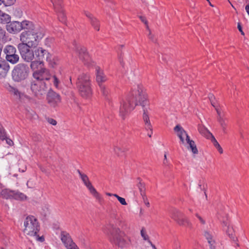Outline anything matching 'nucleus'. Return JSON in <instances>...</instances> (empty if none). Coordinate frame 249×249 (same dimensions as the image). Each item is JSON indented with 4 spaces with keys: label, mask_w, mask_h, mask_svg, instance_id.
Masks as SVG:
<instances>
[{
    "label": "nucleus",
    "mask_w": 249,
    "mask_h": 249,
    "mask_svg": "<svg viewBox=\"0 0 249 249\" xmlns=\"http://www.w3.org/2000/svg\"><path fill=\"white\" fill-rule=\"evenodd\" d=\"M216 109V111H217V113L218 114V117H219V116H221L220 112V111L218 109Z\"/></svg>",
    "instance_id": "0e129e2a"
},
{
    "label": "nucleus",
    "mask_w": 249,
    "mask_h": 249,
    "mask_svg": "<svg viewBox=\"0 0 249 249\" xmlns=\"http://www.w3.org/2000/svg\"><path fill=\"white\" fill-rule=\"evenodd\" d=\"M96 81L98 85L104 84V83L107 80V76L105 74L104 71L99 67H95Z\"/></svg>",
    "instance_id": "412c9836"
},
{
    "label": "nucleus",
    "mask_w": 249,
    "mask_h": 249,
    "mask_svg": "<svg viewBox=\"0 0 249 249\" xmlns=\"http://www.w3.org/2000/svg\"><path fill=\"white\" fill-rule=\"evenodd\" d=\"M81 180L84 185L87 187L91 183L90 182L88 177L85 174L82 173L79 170H77Z\"/></svg>",
    "instance_id": "7c9ffc66"
},
{
    "label": "nucleus",
    "mask_w": 249,
    "mask_h": 249,
    "mask_svg": "<svg viewBox=\"0 0 249 249\" xmlns=\"http://www.w3.org/2000/svg\"><path fill=\"white\" fill-rule=\"evenodd\" d=\"M118 201L120 202V203L123 205H126L127 203L125 201V200L124 198H123L122 197H119L118 198Z\"/></svg>",
    "instance_id": "c03bdc74"
},
{
    "label": "nucleus",
    "mask_w": 249,
    "mask_h": 249,
    "mask_svg": "<svg viewBox=\"0 0 249 249\" xmlns=\"http://www.w3.org/2000/svg\"><path fill=\"white\" fill-rule=\"evenodd\" d=\"M32 47L21 43L18 45V48L21 58L25 62H30L34 58V51L31 49Z\"/></svg>",
    "instance_id": "9d476101"
},
{
    "label": "nucleus",
    "mask_w": 249,
    "mask_h": 249,
    "mask_svg": "<svg viewBox=\"0 0 249 249\" xmlns=\"http://www.w3.org/2000/svg\"><path fill=\"white\" fill-rule=\"evenodd\" d=\"M36 236V239H37V240L41 242H42L44 241V238L43 236H41V237H39L38 235H37V233L36 234V235L35 236Z\"/></svg>",
    "instance_id": "3c124183"
},
{
    "label": "nucleus",
    "mask_w": 249,
    "mask_h": 249,
    "mask_svg": "<svg viewBox=\"0 0 249 249\" xmlns=\"http://www.w3.org/2000/svg\"><path fill=\"white\" fill-rule=\"evenodd\" d=\"M217 120L220 124L223 132L225 133L227 124L225 123L224 119L221 116H219V117H218Z\"/></svg>",
    "instance_id": "473e14b6"
},
{
    "label": "nucleus",
    "mask_w": 249,
    "mask_h": 249,
    "mask_svg": "<svg viewBox=\"0 0 249 249\" xmlns=\"http://www.w3.org/2000/svg\"><path fill=\"white\" fill-rule=\"evenodd\" d=\"M11 17L7 14L0 10V23L5 24L9 23L10 21Z\"/></svg>",
    "instance_id": "c756f323"
},
{
    "label": "nucleus",
    "mask_w": 249,
    "mask_h": 249,
    "mask_svg": "<svg viewBox=\"0 0 249 249\" xmlns=\"http://www.w3.org/2000/svg\"><path fill=\"white\" fill-rule=\"evenodd\" d=\"M33 76L36 79L35 80L42 81L49 80L51 78V74L49 70L45 68H41L39 70L34 71Z\"/></svg>",
    "instance_id": "2eb2a0df"
},
{
    "label": "nucleus",
    "mask_w": 249,
    "mask_h": 249,
    "mask_svg": "<svg viewBox=\"0 0 249 249\" xmlns=\"http://www.w3.org/2000/svg\"><path fill=\"white\" fill-rule=\"evenodd\" d=\"M61 240L67 249H79L73 242L70 234L66 231H62L60 233Z\"/></svg>",
    "instance_id": "dca6fc26"
},
{
    "label": "nucleus",
    "mask_w": 249,
    "mask_h": 249,
    "mask_svg": "<svg viewBox=\"0 0 249 249\" xmlns=\"http://www.w3.org/2000/svg\"><path fill=\"white\" fill-rule=\"evenodd\" d=\"M198 130L199 132L207 138L209 139L213 134L206 128L204 125L201 124H198Z\"/></svg>",
    "instance_id": "393cba45"
},
{
    "label": "nucleus",
    "mask_w": 249,
    "mask_h": 249,
    "mask_svg": "<svg viewBox=\"0 0 249 249\" xmlns=\"http://www.w3.org/2000/svg\"><path fill=\"white\" fill-rule=\"evenodd\" d=\"M3 52L6 54V60L10 63L14 64L19 61V57L18 55L16 53L17 50L13 46H6L4 48Z\"/></svg>",
    "instance_id": "f8f14e48"
},
{
    "label": "nucleus",
    "mask_w": 249,
    "mask_h": 249,
    "mask_svg": "<svg viewBox=\"0 0 249 249\" xmlns=\"http://www.w3.org/2000/svg\"><path fill=\"white\" fill-rule=\"evenodd\" d=\"M209 100H210V102H211V103L213 107H215V106H214V102H213V99H214V96H213V94H209Z\"/></svg>",
    "instance_id": "49530a36"
},
{
    "label": "nucleus",
    "mask_w": 249,
    "mask_h": 249,
    "mask_svg": "<svg viewBox=\"0 0 249 249\" xmlns=\"http://www.w3.org/2000/svg\"><path fill=\"white\" fill-rule=\"evenodd\" d=\"M76 86L80 94L85 98L90 97L92 93L90 76L87 73H82L77 77Z\"/></svg>",
    "instance_id": "20e7f679"
},
{
    "label": "nucleus",
    "mask_w": 249,
    "mask_h": 249,
    "mask_svg": "<svg viewBox=\"0 0 249 249\" xmlns=\"http://www.w3.org/2000/svg\"><path fill=\"white\" fill-rule=\"evenodd\" d=\"M36 56L37 60L43 61L46 57V60L48 61L52 67H54L57 65V62L54 59H52L51 55L48 51L41 47H38L34 50V56Z\"/></svg>",
    "instance_id": "9b49d317"
},
{
    "label": "nucleus",
    "mask_w": 249,
    "mask_h": 249,
    "mask_svg": "<svg viewBox=\"0 0 249 249\" xmlns=\"http://www.w3.org/2000/svg\"><path fill=\"white\" fill-rule=\"evenodd\" d=\"M5 137V133L4 131L1 126V125L0 124V138L3 139V138Z\"/></svg>",
    "instance_id": "a18cd8bd"
},
{
    "label": "nucleus",
    "mask_w": 249,
    "mask_h": 249,
    "mask_svg": "<svg viewBox=\"0 0 249 249\" xmlns=\"http://www.w3.org/2000/svg\"><path fill=\"white\" fill-rule=\"evenodd\" d=\"M104 0L106 1H107V2H111V3H114V2L113 1H111V0Z\"/></svg>",
    "instance_id": "338daca9"
},
{
    "label": "nucleus",
    "mask_w": 249,
    "mask_h": 249,
    "mask_svg": "<svg viewBox=\"0 0 249 249\" xmlns=\"http://www.w3.org/2000/svg\"><path fill=\"white\" fill-rule=\"evenodd\" d=\"M110 221L105 229V232L108 235L112 243L122 248L126 247L129 244L130 240L117 227L121 222L119 216L115 212H113L110 214Z\"/></svg>",
    "instance_id": "f03ea898"
},
{
    "label": "nucleus",
    "mask_w": 249,
    "mask_h": 249,
    "mask_svg": "<svg viewBox=\"0 0 249 249\" xmlns=\"http://www.w3.org/2000/svg\"><path fill=\"white\" fill-rule=\"evenodd\" d=\"M245 9H246L247 13L249 15V5H247L246 6Z\"/></svg>",
    "instance_id": "13d9d810"
},
{
    "label": "nucleus",
    "mask_w": 249,
    "mask_h": 249,
    "mask_svg": "<svg viewBox=\"0 0 249 249\" xmlns=\"http://www.w3.org/2000/svg\"><path fill=\"white\" fill-rule=\"evenodd\" d=\"M47 121L49 124L53 125H55L57 124V122L56 121V120L53 118H48Z\"/></svg>",
    "instance_id": "37998d69"
},
{
    "label": "nucleus",
    "mask_w": 249,
    "mask_h": 249,
    "mask_svg": "<svg viewBox=\"0 0 249 249\" xmlns=\"http://www.w3.org/2000/svg\"><path fill=\"white\" fill-rule=\"evenodd\" d=\"M113 196H114L115 197H116L117 199H118V198L119 197H120L118 195H117V194H113Z\"/></svg>",
    "instance_id": "e2e57ef3"
},
{
    "label": "nucleus",
    "mask_w": 249,
    "mask_h": 249,
    "mask_svg": "<svg viewBox=\"0 0 249 249\" xmlns=\"http://www.w3.org/2000/svg\"><path fill=\"white\" fill-rule=\"evenodd\" d=\"M143 109V116L142 118L144 123V128L146 130L152 131V126L150 123L149 115L148 109L149 107H147L146 106L142 107Z\"/></svg>",
    "instance_id": "4be33fe9"
},
{
    "label": "nucleus",
    "mask_w": 249,
    "mask_h": 249,
    "mask_svg": "<svg viewBox=\"0 0 249 249\" xmlns=\"http://www.w3.org/2000/svg\"><path fill=\"white\" fill-rule=\"evenodd\" d=\"M196 215L198 218V219L199 220L200 222L202 224H205V220L200 215H199L197 213H196Z\"/></svg>",
    "instance_id": "8fccbe9b"
},
{
    "label": "nucleus",
    "mask_w": 249,
    "mask_h": 249,
    "mask_svg": "<svg viewBox=\"0 0 249 249\" xmlns=\"http://www.w3.org/2000/svg\"><path fill=\"white\" fill-rule=\"evenodd\" d=\"M141 234L142 237L143 238V240H147L148 241V240H149V237L147 234L145 230L143 228H142L141 231Z\"/></svg>",
    "instance_id": "c9c22d12"
},
{
    "label": "nucleus",
    "mask_w": 249,
    "mask_h": 249,
    "mask_svg": "<svg viewBox=\"0 0 249 249\" xmlns=\"http://www.w3.org/2000/svg\"><path fill=\"white\" fill-rule=\"evenodd\" d=\"M142 199H143V201H144V203L145 205L147 207H149V206H150V203H149V202H148V199H147V198L146 196H145V198L144 199V198H142Z\"/></svg>",
    "instance_id": "603ef678"
},
{
    "label": "nucleus",
    "mask_w": 249,
    "mask_h": 249,
    "mask_svg": "<svg viewBox=\"0 0 249 249\" xmlns=\"http://www.w3.org/2000/svg\"><path fill=\"white\" fill-rule=\"evenodd\" d=\"M31 89L35 96L40 99L46 93L47 87L44 81L35 80L31 83Z\"/></svg>",
    "instance_id": "6e6552de"
},
{
    "label": "nucleus",
    "mask_w": 249,
    "mask_h": 249,
    "mask_svg": "<svg viewBox=\"0 0 249 249\" xmlns=\"http://www.w3.org/2000/svg\"><path fill=\"white\" fill-rule=\"evenodd\" d=\"M1 195L6 198L12 197L17 200H24L26 198V196L24 194L16 191L4 190L2 191Z\"/></svg>",
    "instance_id": "a211bd4d"
},
{
    "label": "nucleus",
    "mask_w": 249,
    "mask_h": 249,
    "mask_svg": "<svg viewBox=\"0 0 249 249\" xmlns=\"http://www.w3.org/2000/svg\"><path fill=\"white\" fill-rule=\"evenodd\" d=\"M51 2L53 4L55 12L57 13L59 20L65 24L67 18L62 8V3H60L59 0H58V3H57L56 2H53V0H51Z\"/></svg>",
    "instance_id": "6ab92c4d"
},
{
    "label": "nucleus",
    "mask_w": 249,
    "mask_h": 249,
    "mask_svg": "<svg viewBox=\"0 0 249 249\" xmlns=\"http://www.w3.org/2000/svg\"><path fill=\"white\" fill-rule=\"evenodd\" d=\"M23 232L29 236H36L40 230L37 219L34 216H28L24 221Z\"/></svg>",
    "instance_id": "39448f33"
},
{
    "label": "nucleus",
    "mask_w": 249,
    "mask_h": 249,
    "mask_svg": "<svg viewBox=\"0 0 249 249\" xmlns=\"http://www.w3.org/2000/svg\"><path fill=\"white\" fill-rule=\"evenodd\" d=\"M9 68V64L5 60H0V78L6 76Z\"/></svg>",
    "instance_id": "5701e85b"
},
{
    "label": "nucleus",
    "mask_w": 249,
    "mask_h": 249,
    "mask_svg": "<svg viewBox=\"0 0 249 249\" xmlns=\"http://www.w3.org/2000/svg\"><path fill=\"white\" fill-rule=\"evenodd\" d=\"M208 139H210L211 141L215 147H217L218 145H220L213 135H212Z\"/></svg>",
    "instance_id": "e433bc0d"
},
{
    "label": "nucleus",
    "mask_w": 249,
    "mask_h": 249,
    "mask_svg": "<svg viewBox=\"0 0 249 249\" xmlns=\"http://www.w3.org/2000/svg\"><path fill=\"white\" fill-rule=\"evenodd\" d=\"M239 134H240V138L242 139H244V136L243 135V131L242 130L240 129L239 130Z\"/></svg>",
    "instance_id": "4d7b16f0"
},
{
    "label": "nucleus",
    "mask_w": 249,
    "mask_h": 249,
    "mask_svg": "<svg viewBox=\"0 0 249 249\" xmlns=\"http://www.w3.org/2000/svg\"><path fill=\"white\" fill-rule=\"evenodd\" d=\"M30 64V68L33 71H36V69L38 68H42V66H43V61H40L39 60L33 61L32 60Z\"/></svg>",
    "instance_id": "c85d7f7f"
},
{
    "label": "nucleus",
    "mask_w": 249,
    "mask_h": 249,
    "mask_svg": "<svg viewBox=\"0 0 249 249\" xmlns=\"http://www.w3.org/2000/svg\"><path fill=\"white\" fill-rule=\"evenodd\" d=\"M215 148L217 149V150L220 154L223 153V149L220 145Z\"/></svg>",
    "instance_id": "864d4df0"
},
{
    "label": "nucleus",
    "mask_w": 249,
    "mask_h": 249,
    "mask_svg": "<svg viewBox=\"0 0 249 249\" xmlns=\"http://www.w3.org/2000/svg\"><path fill=\"white\" fill-rule=\"evenodd\" d=\"M198 186H199V189H200V190H203V188L202 187V185H201V184H198Z\"/></svg>",
    "instance_id": "69168bd1"
},
{
    "label": "nucleus",
    "mask_w": 249,
    "mask_h": 249,
    "mask_svg": "<svg viewBox=\"0 0 249 249\" xmlns=\"http://www.w3.org/2000/svg\"><path fill=\"white\" fill-rule=\"evenodd\" d=\"M152 130H153V129H152ZM152 133H153L152 131H150V133H148L147 135H148V136L149 137H151V135H152Z\"/></svg>",
    "instance_id": "052dcab7"
},
{
    "label": "nucleus",
    "mask_w": 249,
    "mask_h": 249,
    "mask_svg": "<svg viewBox=\"0 0 249 249\" xmlns=\"http://www.w3.org/2000/svg\"><path fill=\"white\" fill-rule=\"evenodd\" d=\"M215 148L217 149V150L220 154L223 153V149L220 145Z\"/></svg>",
    "instance_id": "5fc2aeb1"
},
{
    "label": "nucleus",
    "mask_w": 249,
    "mask_h": 249,
    "mask_svg": "<svg viewBox=\"0 0 249 249\" xmlns=\"http://www.w3.org/2000/svg\"><path fill=\"white\" fill-rule=\"evenodd\" d=\"M148 242L151 245V246L153 247V248H154V249H157L155 247V246L154 245H153L150 240H148Z\"/></svg>",
    "instance_id": "bf43d9fd"
},
{
    "label": "nucleus",
    "mask_w": 249,
    "mask_h": 249,
    "mask_svg": "<svg viewBox=\"0 0 249 249\" xmlns=\"http://www.w3.org/2000/svg\"><path fill=\"white\" fill-rule=\"evenodd\" d=\"M83 13L88 18L91 26L94 29L99 31L100 29V20L88 11L84 10Z\"/></svg>",
    "instance_id": "aec40b11"
},
{
    "label": "nucleus",
    "mask_w": 249,
    "mask_h": 249,
    "mask_svg": "<svg viewBox=\"0 0 249 249\" xmlns=\"http://www.w3.org/2000/svg\"><path fill=\"white\" fill-rule=\"evenodd\" d=\"M208 242L210 245V247L211 249H215V241L213 240V239H212L211 240H208Z\"/></svg>",
    "instance_id": "4c0bfd02"
},
{
    "label": "nucleus",
    "mask_w": 249,
    "mask_h": 249,
    "mask_svg": "<svg viewBox=\"0 0 249 249\" xmlns=\"http://www.w3.org/2000/svg\"><path fill=\"white\" fill-rule=\"evenodd\" d=\"M6 142L9 145H12L14 144L13 142L9 139L6 140Z\"/></svg>",
    "instance_id": "6e6d98bb"
},
{
    "label": "nucleus",
    "mask_w": 249,
    "mask_h": 249,
    "mask_svg": "<svg viewBox=\"0 0 249 249\" xmlns=\"http://www.w3.org/2000/svg\"><path fill=\"white\" fill-rule=\"evenodd\" d=\"M98 86L99 87V90L102 94V95L106 100L109 101V89L105 84H101L98 85Z\"/></svg>",
    "instance_id": "b1692460"
},
{
    "label": "nucleus",
    "mask_w": 249,
    "mask_h": 249,
    "mask_svg": "<svg viewBox=\"0 0 249 249\" xmlns=\"http://www.w3.org/2000/svg\"><path fill=\"white\" fill-rule=\"evenodd\" d=\"M5 31L0 27V38H3L5 36Z\"/></svg>",
    "instance_id": "de8ad7c7"
},
{
    "label": "nucleus",
    "mask_w": 249,
    "mask_h": 249,
    "mask_svg": "<svg viewBox=\"0 0 249 249\" xmlns=\"http://www.w3.org/2000/svg\"><path fill=\"white\" fill-rule=\"evenodd\" d=\"M26 30L20 36L22 42L20 43L36 47L39 40L45 36V29L39 25H34L32 22V26L27 27Z\"/></svg>",
    "instance_id": "7ed1b4c3"
},
{
    "label": "nucleus",
    "mask_w": 249,
    "mask_h": 249,
    "mask_svg": "<svg viewBox=\"0 0 249 249\" xmlns=\"http://www.w3.org/2000/svg\"><path fill=\"white\" fill-rule=\"evenodd\" d=\"M29 73L28 66L24 63H19L15 66L12 71V78L15 82H21L28 77Z\"/></svg>",
    "instance_id": "423d86ee"
},
{
    "label": "nucleus",
    "mask_w": 249,
    "mask_h": 249,
    "mask_svg": "<svg viewBox=\"0 0 249 249\" xmlns=\"http://www.w3.org/2000/svg\"><path fill=\"white\" fill-rule=\"evenodd\" d=\"M148 105L147 95L143 87L138 85L120 102V116L124 119L134 109L135 106L140 105L144 107Z\"/></svg>",
    "instance_id": "f257e3e1"
},
{
    "label": "nucleus",
    "mask_w": 249,
    "mask_h": 249,
    "mask_svg": "<svg viewBox=\"0 0 249 249\" xmlns=\"http://www.w3.org/2000/svg\"><path fill=\"white\" fill-rule=\"evenodd\" d=\"M73 45H74L73 49L78 54L79 58L82 61H88L89 59V56L86 48L83 46H78L75 41Z\"/></svg>",
    "instance_id": "f3484780"
},
{
    "label": "nucleus",
    "mask_w": 249,
    "mask_h": 249,
    "mask_svg": "<svg viewBox=\"0 0 249 249\" xmlns=\"http://www.w3.org/2000/svg\"><path fill=\"white\" fill-rule=\"evenodd\" d=\"M3 190H2V188H1V184L0 183V193H1L2 191H3Z\"/></svg>",
    "instance_id": "774afa93"
},
{
    "label": "nucleus",
    "mask_w": 249,
    "mask_h": 249,
    "mask_svg": "<svg viewBox=\"0 0 249 249\" xmlns=\"http://www.w3.org/2000/svg\"><path fill=\"white\" fill-rule=\"evenodd\" d=\"M7 89L14 95L16 96L17 97H20V92L18 89L15 87H14L10 85L7 87Z\"/></svg>",
    "instance_id": "2f4dec72"
},
{
    "label": "nucleus",
    "mask_w": 249,
    "mask_h": 249,
    "mask_svg": "<svg viewBox=\"0 0 249 249\" xmlns=\"http://www.w3.org/2000/svg\"><path fill=\"white\" fill-rule=\"evenodd\" d=\"M53 85L56 88H57L58 86V84L59 83V80H58V79L56 77V76L55 75H53Z\"/></svg>",
    "instance_id": "ea45409f"
},
{
    "label": "nucleus",
    "mask_w": 249,
    "mask_h": 249,
    "mask_svg": "<svg viewBox=\"0 0 249 249\" xmlns=\"http://www.w3.org/2000/svg\"><path fill=\"white\" fill-rule=\"evenodd\" d=\"M170 215L172 218L174 219L179 225L190 227L191 223L189 220L183 217V214L176 209H173L170 211Z\"/></svg>",
    "instance_id": "ddd939ff"
},
{
    "label": "nucleus",
    "mask_w": 249,
    "mask_h": 249,
    "mask_svg": "<svg viewBox=\"0 0 249 249\" xmlns=\"http://www.w3.org/2000/svg\"><path fill=\"white\" fill-rule=\"evenodd\" d=\"M46 100L49 106L52 107H55L61 102L60 95L50 89L46 95Z\"/></svg>",
    "instance_id": "4468645a"
},
{
    "label": "nucleus",
    "mask_w": 249,
    "mask_h": 249,
    "mask_svg": "<svg viewBox=\"0 0 249 249\" xmlns=\"http://www.w3.org/2000/svg\"><path fill=\"white\" fill-rule=\"evenodd\" d=\"M149 33L148 34V38L153 42L156 43L157 42V39L155 38L154 36L152 35L150 30H149Z\"/></svg>",
    "instance_id": "79ce46f5"
},
{
    "label": "nucleus",
    "mask_w": 249,
    "mask_h": 249,
    "mask_svg": "<svg viewBox=\"0 0 249 249\" xmlns=\"http://www.w3.org/2000/svg\"><path fill=\"white\" fill-rule=\"evenodd\" d=\"M204 236L207 239V241L211 240L213 238V235L209 232L205 231L204 233Z\"/></svg>",
    "instance_id": "a19ab883"
},
{
    "label": "nucleus",
    "mask_w": 249,
    "mask_h": 249,
    "mask_svg": "<svg viewBox=\"0 0 249 249\" xmlns=\"http://www.w3.org/2000/svg\"><path fill=\"white\" fill-rule=\"evenodd\" d=\"M223 225L227 227V229L226 230V232L228 235V236L230 237V238L232 239L233 241H236L237 240L236 238H234L233 236V229L231 227H230L229 226V224L228 222L226 221H223Z\"/></svg>",
    "instance_id": "bb28decb"
},
{
    "label": "nucleus",
    "mask_w": 249,
    "mask_h": 249,
    "mask_svg": "<svg viewBox=\"0 0 249 249\" xmlns=\"http://www.w3.org/2000/svg\"><path fill=\"white\" fill-rule=\"evenodd\" d=\"M139 18H140L141 20L146 25L147 29L149 30V28L148 26V22L146 18L142 16H140Z\"/></svg>",
    "instance_id": "58836bf2"
},
{
    "label": "nucleus",
    "mask_w": 249,
    "mask_h": 249,
    "mask_svg": "<svg viewBox=\"0 0 249 249\" xmlns=\"http://www.w3.org/2000/svg\"><path fill=\"white\" fill-rule=\"evenodd\" d=\"M90 193L95 197L99 201L102 200V197L97 192L96 189L92 185L91 183L87 186Z\"/></svg>",
    "instance_id": "a878e982"
},
{
    "label": "nucleus",
    "mask_w": 249,
    "mask_h": 249,
    "mask_svg": "<svg viewBox=\"0 0 249 249\" xmlns=\"http://www.w3.org/2000/svg\"><path fill=\"white\" fill-rule=\"evenodd\" d=\"M137 179L139 180V183L137 184V186L140 191L141 195L142 196V198H145V184L143 182L141 181V179L140 178H138Z\"/></svg>",
    "instance_id": "cd10ccee"
},
{
    "label": "nucleus",
    "mask_w": 249,
    "mask_h": 249,
    "mask_svg": "<svg viewBox=\"0 0 249 249\" xmlns=\"http://www.w3.org/2000/svg\"><path fill=\"white\" fill-rule=\"evenodd\" d=\"M6 25L7 30L10 33H16L19 32L22 29H25L27 27L32 26V22L29 21H23L21 22L19 21H12L7 23Z\"/></svg>",
    "instance_id": "1a4fd4ad"
},
{
    "label": "nucleus",
    "mask_w": 249,
    "mask_h": 249,
    "mask_svg": "<svg viewBox=\"0 0 249 249\" xmlns=\"http://www.w3.org/2000/svg\"><path fill=\"white\" fill-rule=\"evenodd\" d=\"M174 131L177 133V136L180 139L182 144H185L184 136L186 137V142L189 144L188 148H190L194 154L198 153V150L195 142L194 141L190 140V137L183 128L179 125H177L174 127Z\"/></svg>",
    "instance_id": "0eeeda50"
},
{
    "label": "nucleus",
    "mask_w": 249,
    "mask_h": 249,
    "mask_svg": "<svg viewBox=\"0 0 249 249\" xmlns=\"http://www.w3.org/2000/svg\"><path fill=\"white\" fill-rule=\"evenodd\" d=\"M16 2V0H2V3L5 6H9L13 5Z\"/></svg>",
    "instance_id": "f704fd0d"
},
{
    "label": "nucleus",
    "mask_w": 249,
    "mask_h": 249,
    "mask_svg": "<svg viewBox=\"0 0 249 249\" xmlns=\"http://www.w3.org/2000/svg\"><path fill=\"white\" fill-rule=\"evenodd\" d=\"M237 28L239 30V31H240V32L241 33V34L242 35L244 36L245 35V34H244V32L242 30V26L241 25L240 23H239V22L238 23Z\"/></svg>",
    "instance_id": "09e8293b"
},
{
    "label": "nucleus",
    "mask_w": 249,
    "mask_h": 249,
    "mask_svg": "<svg viewBox=\"0 0 249 249\" xmlns=\"http://www.w3.org/2000/svg\"><path fill=\"white\" fill-rule=\"evenodd\" d=\"M114 152L119 156L121 154L125 152V149L124 148H122L121 147L116 145L114 147Z\"/></svg>",
    "instance_id": "72a5a7b5"
},
{
    "label": "nucleus",
    "mask_w": 249,
    "mask_h": 249,
    "mask_svg": "<svg viewBox=\"0 0 249 249\" xmlns=\"http://www.w3.org/2000/svg\"><path fill=\"white\" fill-rule=\"evenodd\" d=\"M106 195L108 196H113V194L109 193H107Z\"/></svg>",
    "instance_id": "680f3d73"
}]
</instances>
